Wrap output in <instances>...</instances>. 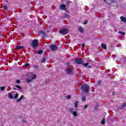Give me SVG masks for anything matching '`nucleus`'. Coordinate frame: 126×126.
<instances>
[{
  "label": "nucleus",
  "mask_w": 126,
  "mask_h": 126,
  "mask_svg": "<svg viewBox=\"0 0 126 126\" xmlns=\"http://www.w3.org/2000/svg\"><path fill=\"white\" fill-rule=\"evenodd\" d=\"M3 8H4V9H5L6 10H7V7L6 6V5H4L3 6Z\"/></svg>",
  "instance_id": "27"
},
{
  "label": "nucleus",
  "mask_w": 126,
  "mask_h": 126,
  "mask_svg": "<svg viewBox=\"0 0 126 126\" xmlns=\"http://www.w3.org/2000/svg\"><path fill=\"white\" fill-rule=\"evenodd\" d=\"M46 62V59L45 58H42L41 59V63H45Z\"/></svg>",
  "instance_id": "25"
},
{
  "label": "nucleus",
  "mask_w": 126,
  "mask_h": 126,
  "mask_svg": "<svg viewBox=\"0 0 126 126\" xmlns=\"http://www.w3.org/2000/svg\"><path fill=\"white\" fill-rule=\"evenodd\" d=\"M81 90L86 93H89V86L88 85H84L81 87Z\"/></svg>",
  "instance_id": "2"
},
{
  "label": "nucleus",
  "mask_w": 126,
  "mask_h": 126,
  "mask_svg": "<svg viewBox=\"0 0 126 126\" xmlns=\"http://www.w3.org/2000/svg\"><path fill=\"white\" fill-rule=\"evenodd\" d=\"M126 103H124V104L122 105V108H125V107H126Z\"/></svg>",
  "instance_id": "34"
},
{
  "label": "nucleus",
  "mask_w": 126,
  "mask_h": 126,
  "mask_svg": "<svg viewBox=\"0 0 126 126\" xmlns=\"http://www.w3.org/2000/svg\"><path fill=\"white\" fill-rule=\"evenodd\" d=\"M78 31L81 33H83L84 32V29L82 27H80L78 28Z\"/></svg>",
  "instance_id": "10"
},
{
  "label": "nucleus",
  "mask_w": 126,
  "mask_h": 126,
  "mask_svg": "<svg viewBox=\"0 0 126 126\" xmlns=\"http://www.w3.org/2000/svg\"><path fill=\"white\" fill-rule=\"evenodd\" d=\"M101 124L102 125H105V119H103L101 121Z\"/></svg>",
  "instance_id": "22"
},
{
  "label": "nucleus",
  "mask_w": 126,
  "mask_h": 126,
  "mask_svg": "<svg viewBox=\"0 0 126 126\" xmlns=\"http://www.w3.org/2000/svg\"><path fill=\"white\" fill-rule=\"evenodd\" d=\"M66 74L70 75V74H72L73 71H72V69H71V68L67 67L66 68Z\"/></svg>",
  "instance_id": "5"
},
{
  "label": "nucleus",
  "mask_w": 126,
  "mask_h": 126,
  "mask_svg": "<svg viewBox=\"0 0 126 126\" xmlns=\"http://www.w3.org/2000/svg\"><path fill=\"white\" fill-rule=\"evenodd\" d=\"M36 77H37V76L35 74L33 75V76L32 77V80L34 79H36Z\"/></svg>",
  "instance_id": "19"
},
{
  "label": "nucleus",
  "mask_w": 126,
  "mask_h": 126,
  "mask_svg": "<svg viewBox=\"0 0 126 126\" xmlns=\"http://www.w3.org/2000/svg\"><path fill=\"white\" fill-rule=\"evenodd\" d=\"M16 82L17 83H18L19 84H20V83H21V81H20V80H16Z\"/></svg>",
  "instance_id": "30"
},
{
  "label": "nucleus",
  "mask_w": 126,
  "mask_h": 126,
  "mask_svg": "<svg viewBox=\"0 0 126 126\" xmlns=\"http://www.w3.org/2000/svg\"><path fill=\"white\" fill-rule=\"evenodd\" d=\"M88 64H89V63H85L83 64L84 66H85V67L88 66Z\"/></svg>",
  "instance_id": "28"
},
{
  "label": "nucleus",
  "mask_w": 126,
  "mask_h": 126,
  "mask_svg": "<svg viewBox=\"0 0 126 126\" xmlns=\"http://www.w3.org/2000/svg\"><path fill=\"white\" fill-rule=\"evenodd\" d=\"M30 46L32 47V48H36V47H38V46H39V42H38V40L34 39L32 43H30Z\"/></svg>",
  "instance_id": "3"
},
{
  "label": "nucleus",
  "mask_w": 126,
  "mask_h": 126,
  "mask_svg": "<svg viewBox=\"0 0 126 126\" xmlns=\"http://www.w3.org/2000/svg\"><path fill=\"white\" fill-rule=\"evenodd\" d=\"M88 108V105H85L84 106V109H87Z\"/></svg>",
  "instance_id": "35"
},
{
  "label": "nucleus",
  "mask_w": 126,
  "mask_h": 126,
  "mask_svg": "<svg viewBox=\"0 0 126 126\" xmlns=\"http://www.w3.org/2000/svg\"><path fill=\"white\" fill-rule=\"evenodd\" d=\"M37 54L39 55H42V54H43V50H38L37 51Z\"/></svg>",
  "instance_id": "18"
},
{
  "label": "nucleus",
  "mask_w": 126,
  "mask_h": 126,
  "mask_svg": "<svg viewBox=\"0 0 126 126\" xmlns=\"http://www.w3.org/2000/svg\"><path fill=\"white\" fill-rule=\"evenodd\" d=\"M72 115L73 116H74V117H76V116H77V112L76 111L73 112Z\"/></svg>",
  "instance_id": "16"
},
{
  "label": "nucleus",
  "mask_w": 126,
  "mask_h": 126,
  "mask_svg": "<svg viewBox=\"0 0 126 126\" xmlns=\"http://www.w3.org/2000/svg\"><path fill=\"white\" fill-rule=\"evenodd\" d=\"M75 62L78 64H83V60L80 58H78L75 60Z\"/></svg>",
  "instance_id": "6"
},
{
  "label": "nucleus",
  "mask_w": 126,
  "mask_h": 126,
  "mask_svg": "<svg viewBox=\"0 0 126 126\" xmlns=\"http://www.w3.org/2000/svg\"><path fill=\"white\" fill-rule=\"evenodd\" d=\"M97 83H98V84H100V83H101V81H97Z\"/></svg>",
  "instance_id": "40"
},
{
  "label": "nucleus",
  "mask_w": 126,
  "mask_h": 126,
  "mask_svg": "<svg viewBox=\"0 0 126 126\" xmlns=\"http://www.w3.org/2000/svg\"><path fill=\"white\" fill-rule=\"evenodd\" d=\"M60 9L62 10H66V6L64 4H62L60 6Z\"/></svg>",
  "instance_id": "7"
},
{
  "label": "nucleus",
  "mask_w": 126,
  "mask_h": 126,
  "mask_svg": "<svg viewBox=\"0 0 126 126\" xmlns=\"http://www.w3.org/2000/svg\"><path fill=\"white\" fill-rule=\"evenodd\" d=\"M68 16H69V15H68V14L65 13L64 15V18H67V17H68Z\"/></svg>",
  "instance_id": "23"
},
{
  "label": "nucleus",
  "mask_w": 126,
  "mask_h": 126,
  "mask_svg": "<svg viewBox=\"0 0 126 126\" xmlns=\"http://www.w3.org/2000/svg\"><path fill=\"white\" fill-rule=\"evenodd\" d=\"M24 47L23 46H18L17 45L16 47H15V50H21V49H23Z\"/></svg>",
  "instance_id": "11"
},
{
  "label": "nucleus",
  "mask_w": 126,
  "mask_h": 126,
  "mask_svg": "<svg viewBox=\"0 0 126 126\" xmlns=\"http://www.w3.org/2000/svg\"><path fill=\"white\" fill-rule=\"evenodd\" d=\"M14 98L15 99H17V98H18V94H15V95L14 96Z\"/></svg>",
  "instance_id": "26"
},
{
  "label": "nucleus",
  "mask_w": 126,
  "mask_h": 126,
  "mask_svg": "<svg viewBox=\"0 0 126 126\" xmlns=\"http://www.w3.org/2000/svg\"><path fill=\"white\" fill-rule=\"evenodd\" d=\"M70 112L71 114H72V113H73V109L72 108H70Z\"/></svg>",
  "instance_id": "33"
},
{
  "label": "nucleus",
  "mask_w": 126,
  "mask_h": 126,
  "mask_svg": "<svg viewBox=\"0 0 126 126\" xmlns=\"http://www.w3.org/2000/svg\"><path fill=\"white\" fill-rule=\"evenodd\" d=\"M12 89L13 90H17V89L15 88H13Z\"/></svg>",
  "instance_id": "39"
},
{
  "label": "nucleus",
  "mask_w": 126,
  "mask_h": 126,
  "mask_svg": "<svg viewBox=\"0 0 126 126\" xmlns=\"http://www.w3.org/2000/svg\"><path fill=\"white\" fill-rule=\"evenodd\" d=\"M75 108H77L78 107V101H75L74 103Z\"/></svg>",
  "instance_id": "14"
},
{
  "label": "nucleus",
  "mask_w": 126,
  "mask_h": 126,
  "mask_svg": "<svg viewBox=\"0 0 126 126\" xmlns=\"http://www.w3.org/2000/svg\"><path fill=\"white\" fill-rule=\"evenodd\" d=\"M67 3H69L70 4H71V1H67Z\"/></svg>",
  "instance_id": "36"
},
{
  "label": "nucleus",
  "mask_w": 126,
  "mask_h": 126,
  "mask_svg": "<svg viewBox=\"0 0 126 126\" xmlns=\"http://www.w3.org/2000/svg\"><path fill=\"white\" fill-rule=\"evenodd\" d=\"M49 48L52 51H57L58 50V46L55 44H52L49 45Z\"/></svg>",
  "instance_id": "4"
},
{
  "label": "nucleus",
  "mask_w": 126,
  "mask_h": 126,
  "mask_svg": "<svg viewBox=\"0 0 126 126\" xmlns=\"http://www.w3.org/2000/svg\"><path fill=\"white\" fill-rule=\"evenodd\" d=\"M38 67H39V66L37 65H35L34 66V69H37V68H38Z\"/></svg>",
  "instance_id": "32"
},
{
  "label": "nucleus",
  "mask_w": 126,
  "mask_h": 126,
  "mask_svg": "<svg viewBox=\"0 0 126 126\" xmlns=\"http://www.w3.org/2000/svg\"><path fill=\"white\" fill-rule=\"evenodd\" d=\"M101 48L104 50H107V45L104 43L101 44Z\"/></svg>",
  "instance_id": "9"
},
{
  "label": "nucleus",
  "mask_w": 126,
  "mask_h": 126,
  "mask_svg": "<svg viewBox=\"0 0 126 126\" xmlns=\"http://www.w3.org/2000/svg\"><path fill=\"white\" fill-rule=\"evenodd\" d=\"M41 34H42V35H45V33H44V32H41Z\"/></svg>",
  "instance_id": "42"
},
{
  "label": "nucleus",
  "mask_w": 126,
  "mask_h": 126,
  "mask_svg": "<svg viewBox=\"0 0 126 126\" xmlns=\"http://www.w3.org/2000/svg\"><path fill=\"white\" fill-rule=\"evenodd\" d=\"M69 30L67 28L62 29L60 30L59 33L61 35H66L68 33Z\"/></svg>",
  "instance_id": "1"
},
{
  "label": "nucleus",
  "mask_w": 126,
  "mask_h": 126,
  "mask_svg": "<svg viewBox=\"0 0 126 126\" xmlns=\"http://www.w3.org/2000/svg\"><path fill=\"white\" fill-rule=\"evenodd\" d=\"M24 97V96H23V95H21L20 98H18V99H17L16 102H17V103H18V102H20V101H21L22 99H23Z\"/></svg>",
  "instance_id": "12"
},
{
  "label": "nucleus",
  "mask_w": 126,
  "mask_h": 126,
  "mask_svg": "<svg viewBox=\"0 0 126 126\" xmlns=\"http://www.w3.org/2000/svg\"><path fill=\"white\" fill-rule=\"evenodd\" d=\"M8 97L10 99H13V96H12V94H11V93H9Z\"/></svg>",
  "instance_id": "15"
},
{
  "label": "nucleus",
  "mask_w": 126,
  "mask_h": 126,
  "mask_svg": "<svg viewBox=\"0 0 126 126\" xmlns=\"http://www.w3.org/2000/svg\"><path fill=\"white\" fill-rule=\"evenodd\" d=\"M33 80H32V79H27V82H28V83H30V82H32Z\"/></svg>",
  "instance_id": "17"
},
{
  "label": "nucleus",
  "mask_w": 126,
  "mask_h": 126,
  "mask_svg": "<svg viewBox=\"0 0 126 126\" xmlns=\"http://www.w3.org/2000/svg\"><path fill=\"white\" fill-rule=\"evenodd\" d=\"M6 2H8V0H6Z\"/></svg>",
  "instance_id": "43"
},
{
  "label": "nucleus",
  "mask_w": 126,
  "mask_h": 126,
  "mask_svg": "<svg viewBox=\"0 0 126 126\" xmlns=\"http://www.w3.org/2000/svg\"><path fill=\"white\" fill-rule=\"evenodd\" d=\"M120 19L121 20V21H122L123 22H124V23H126V18L124 17V16H121L120 17Z\"/></svg>",
  "instance_id": "8"
},
{
  "label": "nucleus",
  "mask_w": 126,
  "mask_h": 126,
  "mask_svg": "<svg viewBox=\"0 0 126 126\" xmlns=\"http://www.w3.org/2000/svg\"><path fill=\"white\" fill-rule=\"evenodd\" d=\"M119 33L121 34V35H125V32H119Z\"/></svg>",
  "instance_id": "31"
},
{
  "label": "nucleus",
  "mask_w": 126,
  "mask_h": 126,
  "mask_svg": "<svg viewBox=\"0 0 126 126\" xmlns=\"http://www.w3.org/2000/svg\"><path fill=\"white\" fill-rule=\"evenodd\" d=\"M82 46L83 47V48L85 47V43H83Z\"/></svg>",
  "instance_id": "38"
},
{
  "label": "nucleus",
  "mask_w": 126,
  "mask_h": 126,
  "mask_svg": "<svg viewBox=\"0 0 126 126\" xmlns=\"http://www.w3.org/2000/svg\"><path fill=\"white\" fill-rule=\"evenodd\" d=\"M71 96L70 95H67L66 96V98L67 100H69V99H70L71 98Z\"/></svg>",
  "instance_id": "24"
},
{
  "label": "nucleus",
  "mask_w": 126,
  "mask_h": 126,
  "mask_svg": "<svg viewBox=\"0 0 126 126\" xmlns=\"http://www.w3.org/2000/svg\"><path fill=\"white\" fill-rule=\"evenodd\" d=\"M104 2H106V0H103Z\"/></svg>",
  "instance_id": "44"
},
{
  "label": "nucleus",
  "mask_w": 126,
  "mask_h": 126,
  "mask_svg": "<svg viewBox=\"0 0 126 126\" xmlns=\"http://www.w3.org/2000/svg\"><path fill=\"white\" fill-rule=\"evenodd\" d=\"M25 122H26V121H24V120L23 121V123H25Z\"/></svg>",
  "instance_id": "45"
},
{
  "label": "nucleus",
  "mask_w": 126,
  "mask_h": 126,
  "mask_svg": "<svg viewBox=\"0 0 126 126\" xmlns=\"http://www.w3.org/2000/svg\"><path fill=\"white\" fill-rule=\"evenodd\" d=\"M84 24H85V25L87 24V22H84Z\"/></svg>",
  "instance_id": "41"
},
{
  "label": "nucleus",
  "mask_w": 126,
  "mask_h": 126,
  "mask_svg": "<svg viewBox=\"0 0 126 126\" xmlns=\"http://www.w3.org/2000/svg\"><path fill=\"white\" fill-rule=\"evenodd\" d=\"M82 100L83 101V102H85V101H86V96H83L82 97Z\"/></svg>",
  "instance_id": "20"
},
{
  "label": "nucleus",
  "mask_w": 126,
  "mask_h": 126,
  "mask_svg": "<svg viewBox=\"0 0 126 126\" xmlns=\"http://www.w3.org/2000/svg\"><path fill=\"white\" fill-rule=\"evenodd\" d=\"M88 68H92V66H91V65L88 66Z\"/></svg>",
  "instance_id": "37"
},
{
  "label": "nucleus",
  "mask_w": 126,
  "mask_h": 126,
  "mask_svg": "<svg viewBox=\"0 0 126 126\" xmlns=\"http://www.w3.org/2000/svg\"><path fill=\"white\" fill-rule=\"evenodd\" d=\"M15 87H16L18 89V90H20V91H21V89L22 88H21V87H20V86H17V85H15Z\"/></svg>",
  "instance_id": "13"
},
{
  "label": "nucleus",
  "mask_w": 126,
  "mask_h": 126,
  "mask_svg": "<svg viewBox=\"0 0 126 126\" xmlns=\"http://www.w3.org/2000/svg\"><path fill=\"white\" fill-rule=\"evenodd\" d=\"M29 65L30 64L28 63H25V67L27 68V66H29Z\"/></svg>",
  "instance_id": "29"
},
{
  "label": "nucleus",
  "mask_w": 126,
  "mask_h": 126,
  "mask_svg": "<svg viewBox=\"0 0 126 126\" xmlns=\"http://www.w3.org/2000/svg\"><path fill=\"white\" fill-rule=\"evenodd\" d=\"M0 89L1 91H3V90H4V89H5V86L1 87L0 88Z\"/></svg>",
  "instance_id": "21"
}]
</instances>
